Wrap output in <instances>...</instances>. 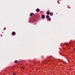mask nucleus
Segmentation results:
<instances>
[{
    "label": "nucleus",
    "instance_id": "nucleus-2",
    "mask_svg": "<svg viewBox=\"0 0 75 75\" xmlns=\"http://www.w3.org/2000/svg\"><path fill=\"white\" fill-rule=\"evenodd\" d=\"M41 17L43 19H44V18H45V15H42Z\"/></svg>",
    "mask_w": 75,
    "mask_h": 75
},
{
    "label": "nucleus",
    "instance_id": "nucleus-1",
    "mask_svg": "<svg viewBox=\"0 0 75 75\" xmlns=\"http://www.w3.org/2000/svg\"><path fill=\"white\" fill-rule=\"evenodd\" d=\"M12 35H16V32H13L12 33Z\"/></svg>",
    "mask_w": 75,
    "mask_h": 75
},
{
    "label": "nucleus",
    "instance_id": "nucleus-3",
    "mask_svg": "<svg viewBox=\"0 0 75 75\" xmlns=\"http://www.w3.org/2000/svg\"><path fill=\"white\" fill-rule=\"evenodd\" d=\"M40 11V10L38 8L36 9V11H37V12H39Z\"/></svg>",
    "mask_w": 75,
    "mask_h": 75
},
{
    "label": "nucleus",
    "instance_id": "nucleus-7",
    "mask_svg": "<svg viewBox=\"0 0 75 75\" xmlns=\"http://www.w3.org/2000/svg\"><path fill=\"white\" fill-rule=\"evenodd\" d=\"M15 63H17V60H16L15 62H14Z\"/></svg>",
    "mask_w": 75,
    "mask_h": 75
},
{
    "label": "nucleus",
    "instance_id": "nucleus-8",
    "mask_svg": "<svg viewBox=\"0 0 75 75\" xmlns=\"http://www.w3.org/2000/svg\"><path fill=\"white\" fill-rule=\"evenodd\" d=\"M48 20H50L51 21V18H49Z\"/></svg>",
    "mask_w": 75,
    "mask_h": 75
},
{
    "label": "nucleus",
    "instance_id": "nucleus-9",
    "mask_svg": "<svg viewBox=\"0 0 75 75\" xmlns=\"http://www.w3.org/2000/svg\"><path fill=\"white\" fill-rule=\"evenodd\" d=\"M50 14L51 16H52V14H51V13H50Z\"/></svg>",
    "mask_w": 75,
    "mask_h": 75
},
{
    "label": "nucleus",
    "instance_id": "nucleus-5",
    "mask_svg": "<svg viewBox=\"0 0 75 75\" xmlns=\"http://www.w3.org/2000/svg\"><path fill=\"white\" fill-rule=\"evenodd\" d=\"M33 14H34V13H31L30 14V16H33Z\"/></svg>",
    "mask_w": 75,
    "mask_h": 75
},
{
    "label": "nucleus",
    "instance_id": "nucleus-13",
    "mask_svg": "<svg viewBox=\"0 0 75 75\" xmlns=\"http://www.w3.org/2000/svg\"><path fill=\"white\" fill-rule=\"evenodd\" d=\"M60 55H61V53H60Z\"/></svg>",
    "mask_w": 75,
    "mask_h": 75
},
{
    "label": "nucleus",
    "instance_id": "nucleus-12",
    "mask_svg": "<svg viewBox=\"0 0 75 75\" xmlns=\"http://www.w3.org/2000/svg\"><path fill=\"white\" fill-rule=\"evenodd\" d=\"M23 69H24V68H23V67H22Z\"/></svg>",
    "mask_w": 75,
    "mask_h": 75
},
{
    "label": "nucleus",
    "instance_id": "nucleus-6",
    "mask_svg": "<svg viewBox=\"0 0 75 75\" xmlns=\"http://www.w3.org/2000/svg\"><path fill=\"white\" fill-rule=\"evenodd\" d=\"M47 14H48V15L50 14V12H47Z\"/></svg>",
    "mask_w": 75,
    "mask_h": 75
},
{
    "label": "nucleus",
    "instance_id": "nucleus-11",
    "mask_svg": "<svg viewBox=\"0 0 75 75\" xmlns=\"http://www.w3.org/2000/svg\"><path fill=\"white\" fill-rule=\"evenodd\" d=\"M52 15H53V13H52Z\"/></svg>",
    "mask_w": 75,
    "mask_h": 75
},
{
    "label": "nucleus",
    "instance_id": "nucleus-4",
    "mask_svg": "<svg viewBox=\"0 0 75 75\" xmlns=\"http://www.w3.org/2000/svg\"><path fill=\"white\" fill-rule=\"evenodd\" d=\"M46 18H50V16L49 15H47L46 16Z\"/></svg>",
    "mask_w": 75,
    "mask_h": 75
},
{
    "label": "nucleus",
    "instance_id": "nucleus-10",
    "mask_svg": "<svg viewBox=\"0 0 75 75\" xmlns=\"http://www.w3.org/2000/svg\"><path fill=\"white\" fill-rule=\"evenodd\" d=\"M13 75H16V73H14L13 74Z\"/></svg>",
    "mask_w": 75,
    "mask_h": 75
}]
</instances>
